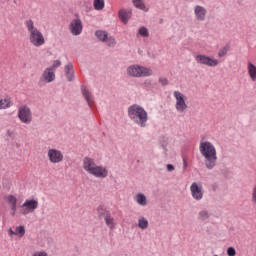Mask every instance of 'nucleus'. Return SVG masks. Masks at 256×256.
Masks as SVG:
<instances>
[{
	"label": "nucleus",
	"mask_w": 256,
	"mask_h": 256,
	"mask_svg": "<svg viewBox=\"0 0 256 256\" xmlns=\"http://www.w3.org/2000/svg\"><path fill=\"white\" fill-rule=\"evenodd\" d=\"M82 168L88 173V175H92V177H96V179H107V177H109V170L107 167L97 165L95 159L89 156L83 158Z\"/></svg>",
	"instance_id": "nucleus-1"
},
{
	"label": "nucleus",
	"mask_w": 256,
	"mask_h": 256,
	"mask_svg": "<svg viewBox=\"0 0 256 256\" xmlns=\"http://www.w3.org/2000/svg\"><path fill=\"white\" fill-rule=\"evenodd\" d=\"M199 151L204 157L205 167L210 170L215 169L217 165V149H215L213 143L209 141L201 142Z\"/></svg>",
	"instance_id": "nucleus-2"
},
{
	"label": "nucleus",
	"mask_w": 256,
	"mask_h": 256,
	"mask_svg": "<svg viewBox=\"0 0 256 256\" xmlns=\"http://www.w3.org/2000/svg\"><path fill=\"white\" fill-rule=\"evenodd\" d=\"M24 25L29 33V43L33 47H43V45H45V36L43 35V32H41V30L35 27V22L33 21V19L25 20Z\"/></svg>",
	"instance_id": "nucleus-3"
},
{
	"label": "nucleus",
	"mask_w": 256,
	"mask_h": 256,
	"mask_svg": "<svg viewBox=\"0 0 256 256\" xmlns=\"http://www.w3.org/2000/svg\"><path fill=\"white\" fill-rule=\"evenodd\" d=\"M128 117L131 119V121L136 123V125H139V127H145L149 119L145 108L137 104H134L128 108Z\"/></svg>",
	"instance_id": "nucleus-4"
},
{
	"label": "nucleus",
	"mask_w": 256,
	"mask_h": 256,
	"mask_svg": "<svg viewBox=\"0 0 256 256\" xmlns=\"http://www.w3.org/2000/svg\"><path fill=\"white\" fill-rule=\"evenodd\" d=\"M126 73L128 77L139 79L140 77H151V75H153V70L145 66L133 64L127 67Z\"/></svg>",
	"instance_id": "nucleus-5"
},
{
	"label": "nucleus",
	"mask_w": 256,
	"mask_h": 256,
	"mask_svg": "<svg viewBox=\"0 0 256 256\" xmlns=\"http://www.w3.org/2000/svg\"><path fill=\"white\" fill-rule=\"evenodd\" d=\"M173 97L176 100L175 109L178 113H185L187 111V97L180 91H174Z\"/></svg>",
	"instance_id": "nucleus-6"
},
{
	"label": "nucleus",
	"mask_w": 256,
	"mask_h": 256,
	"mask_svg": "<svg viewBox=\"0 0 256 256\" xmlns=\"http://www.w3.org/2000/svg\"><path fill=\"white\" fill-rule=\"evenodd\" d=\"M39 209V201L37 199H26L20 207L21 215H29V213H35V210Z\"/></svg>",
	"instance_id": "nucleus-7"
},
{
	"label": "nucleus",
	"mask_w": 256,
	"mask_h": 256,
	"mask_svg": "<svg viewBox=\"0 0 256 256\" xmlns=\"http://www.w3.org/2000/svg\"><path fill=\"white\" fill-rule=\"evenodd\" d=\"M195 61L200 65H206L207 67H217V65H219V60L213 59L203 54L196 55Z\"/></svg>",
	"instance_id": "nucleus-8"
},
{
	"label": "nucleus",
	"mask_w": 256,
	"mask_h": 256,
	"mask_svg": "<svg viewBox=\"0 0 256 256\" xmlns=\"http://www.w3.org/2000/svg\"><path fill=\"white\" fill-rule=\"evenodd\" d=\"M4 201L10 207V215L12 217H15V215H17V203L19 201L17 199V196H15L13 194H8V195L4 196Z\"/></svg>",
	"instance_id": "nucleus-9"
},
{
	"label": "nucleus",
	"mask_w": 256,
	"mask_h": 256,
	"mask_svg": "<svg viewBox=\"0 0 256 256\" xmlns=\"http://www.w3.org/2000/svg\"><path fill=\"white\" fill-rule=\"evenodd\" d=\"M18 117L22 123H31L33 116L31 114V109L27 106H22L19 108Z\"/></svg>",
	"instance_id": "nucleus-10"
},
{
	"label": "nucleus",
	"mask_w": 256,
	"mask_h": 256,
	"mask_svg": "<svg viewBox=\"0 0 256 256\" xmlns=\"http://www.w3.org/2000/svg\"><path fill=\"white\" fill-rule=\"evenodd\" d=\"M190 192L195 201H201V199H203V185L193 182L190 186Z\"/></svg>",
	"instance_id": "nucleus-11"
},
{
	"label": "nucleus",
	"mask_w": 256,
	"mask_h": 256,
	"mask_svg": "<svg viewBox=\"0 0 256 256\" xmlns=\"http://www.w3.org/2000/svg\"><path fill=\"white\" fill-rule=\"evenodd\" d=\"M47 156L50 163H61L63 161V152L55 148L49 149Z\"/></svg>",
	"instance_id": "nucleus-12"
},
{
	"label": "nucleus",
	"mask_w": 256,
	"mask_h": 256,
	"mask_svg": "<svg viewBox=\"0 0 256 256\" xmlns=\"http://www.w3.org/2000/svg\"><path fill=\"white\" fill-rule=\"evenodd\" d=\"M70 31L72 35H81L83 32V22H81V19L77 18L71 21Z\"/></svg>",
	"instance_id": "nucleus-13"
},
{
	"label": "nucleus",
	"mask_w": 256,
	"mask_h": 256,
	"mask_svg": "<svg viewBox=\"0 0 256 256\" xmlns=\"http://www.w3.org/2000/svg\"><path fill=\"white\" fill-rule=\"evenodd\" d=\"M41 81L43 83H53L55 81V71L51 68H46L42 74Z\"/></svg>",
	"instance_id": "nucleus-14"
},
{
	"label": "nucleus",
	"mask_w": 256,
	"mask_h": 256,
	"mask_svg": "<svg viewBox=\"0 0 256 256\" xmlns=\"http://www.w3.org/2000/svg\"><path fill=\"white\" fill-rule=\"evenodd\" d=\"M194 14L197 21H205L207 10L203 6H196L194 9Z\"/></svg>",
	"instance_id": "nucleus-15"
},
{
	"label": "nucleus",
	"mask_w": 256,
	"mask_h": 256,
	"mask_svg": "<svg viewBox=\"0 0 256 256\" xmlns=\"http://www.w3.org/2000/svg\"><path fill=\"white\" fill-rule=\"evenodd\" d=\"M119 19L124 23V25H127L129 23V19H131L132 12L131 10L121 9L118 12Z\"/></svg>",
	"instance_id": "nucleus-16"
},
{
	"label": "nucleus",
	"mask_w": 256,
	"mask_h": 256,
	"mask_svg": "<svg viewBox=\"0 0 256 256\" xmlns=\"http://www.w3.org/2000/svg\"><path fill=\"white\" fill-rule=\"evenodd\" d=\"M10 107H13V101L11 100V97L7 96L5 98H2L0 96V111L10 109Z\"/></svg>",
	"instance_id": "nucleus-17"
},
{
	"label": "nucleus",
	"mask_w": 256,
	"mask_h": 256,
	"mask_svg": "<svg viewBox=\"0 0 256 256\" xmlns=\"http://www.w3.org/2000/svg\"><path fill=\"white\" fill-rule=\"evenodd\" d=\"M81 91H82V95L86 99L89 107H91V103H93V95L91 94V92H89V89H87V87H85V86H82Z\"/></svg>",
	"instance_id": "nucleus-18"
},
{
	"label": "nucleus",
	"mask_w": 256,
	"mask_h": 256,
	"mask_svg": "<svg viewBox=\"0 0 256 256\" xmlns=\"http://www.w3.org/2000/svg\"><path fill=\"white\" fill-rule=\"evenodd\" d=\"M104 220L107 227L110 229H114L117 225V223H115V218L111 216V212L106 214V216L104 217Z\"/></svg>",
	"instance_id": "nucleus-19"
},
{
	"label": "nucleus",
	"mask_w": 256,
	"mask_h": 256,
	"mask_svg": "<svg viewBox=\"0 0 256 256\" xmlns=\"http://www.w3.org/2000/svg\"><path fill=\"white\" fill-rule=\"evenodd\" d=\"M138 227L139 229H142L145 231V229H149V220L145 218V216H139L138 217Z\"/></svg>",
	"instance_id": "nucleus-20"
},
{
	"label": "nucleus",
	"mask_w": 256,
	"mask_h": 256,
	"mask_svg": "<svg viewBox=\"0 0 256 256\" xmlns=\"http://www.w3.org/2000/svg\"><path fill=\"white\" fill-rule=\"evenodd\" d=\"M135 201L138 203V205H141V207H145L147 205V197L143 193L137 194Z\"/></svg>",
	"instance_id": "nucleus-21"
},
{
	"label": "nucleus",
	"mask_w": 256,
	"mask_h": 256,
	"mask_svg": "<svg viewBox=\"0 0 256 256\" xmlns=\"http://www.w3.org/2000/svg\"><path fill=\"white\" fill-rule=\"evenodd\" d=\"M248 74L252 81H256V66L251 62H248Z\"/></svg>",
	"instance_id": "nucleus-22"
},
{
	"label": "nucleus",
	"mask_w": 256,
	"mask_h": 256,
	"mask_svg": "<svg viewBox=\"0 0 256 256\" xmlns=\"http://www.w3.org/2000/svg\"><path fill=\"white\" fill-rule=\"evenodd\" d=\"M132 3L137 9H141V11H145V13L149 11V8L143 3V0H132Z\"/></svg>",
	"instance_id": "nucleus-23"
},
{
	"label": "nucleus",
	"mask_w": 256,
	"mask_h": 256,
	"mask_svg": "<svg viewBox=\"0 0 256 256\" xmlns=\"http://www.w3.org/2000/svg\"><path fill=\"white\" fill-rule=\"evenodd\" d=\"M93 7L96 11H103L105 9V0H93Z\"/></svg>",
	"instance_id": "nucleus-24"
},
{
	"label": "nucleus",
	"mask_w": 256,
	"mask_h": 256,
	"mask_svg": "<svg viewBox=\"0 0 256 256\" xmlns=\"http://www.w3.org/2000/svg\"><path fill=\"white\" fill-rule=\"evenodd\" d=\"M65 73L68 81H71L74 77L73 75V64H68L65 66Z\"/></svg>",
	"instance_id": "nucleus-25"
},
{
	"label": "nucleus",
	"mask_w": 256,
	"mask_h": 256,
	"mask_svg": "<svg viewBox=\"0 0 256 256\" xmlns=\"http://www.w3.org/2000/svg\"><path fill=\"white\" fill-rule=\"evenodd\" d=\"M95 35L97 39H99V41H102V42L107 41V37H108L107 32L103 30H98L96 31Z\"/></svg>",
	"instance_id": "nucleus-26"
},
{
	"label": "nucleus",
	"mask_w": 256,
	"mask_h": 256,
	"mask_svg": "<svg viewBox=\"0 0 256 256\" xmlns=\"http://www.w3.org/2000/svg\"><path fill=\"white\" fill-rule=\"evenodd\" d=\"M199 221H207L209 219V212L206 210H202L198 214Z\"/></svg>",
	"instance_id": "nucleus-27"
},
{
	"label": "nucleus",
	"mask_w": 256,
	"mask_h": 256,
	"mask_svg": "<svg viewBox=\"0 0 256 256\" xmlns=\"http://www.w3.org/2000/svg\"><path fill=\"white\" fill-rule=\"evenodd\" d=\"M97 213L100 217H107V213H111V212H109V210L105 209L104 206H98Z\"/></svg>",
	"instance_id": "nucleus-28"
},
{
	"label": "nucleus",
	"mask_w": 256,
	"mask_h": 256,
	"mask_svg": "<svg viewBox=\"0 0 256 256\" xmlns=\"http://www.w3.org/2000/svg\"><path fill=\"white\" fill-rule=\"evenodd\" d=\"M229 45H226L222 48H220V50L218 51V57H225V55H227V53H229Z\"/></svg>",
	"instance_id": "nucleus-29"
},
{
	"label": "nucleus",
	"mask_w": 256,
	"mask_h": 256,
	"mask_svg": "<svg viewBox=\"0 0 256 256\" xmlns=\"http://www.w3.org/2000/svg\"><path fill=\"white\" fill-rule=\"evenodd\" d=\"M15 235L18 237H24L25 236V226H17L15 229Z\"/></svg>",
	"instance_id": "nucleus-30"
},
{
	"label": "nucleus",
	"mask_w": 256,
	"mask_h": 256,
	"mask_svg": "<svg viewBox=\"0 0 256 256\" xmlns=\"http://www.w3.org/2000/svg\"><path fill=\"white\" fill-rule=\"evenodd\" d=\"M108 45V47H115V38L113 36H107L106 40L103 42Z\"/></svg>",
	"instance_id": "nucleus-31"
},
{
	"label": "nucleus",
	"mask_w": 256,
	"mask_h": 256,
	"mask_svg": "<svg viewBox=\"0 0 256 256\" xmlns=\"http://www.w3.org/2000/svg\"><path fill=\"white\" fill-rule=\"evenodd\" d=\"M139 35H141V37H149V30L146 27H141L139 29Z\"/></svg>",
	"instance_id": "nucleus-32"
},
{
	"label": "nucleus",
	"mask_w": 256,
	"mask_h": 256,
	"mask_svg": "<svg viewBox=\"0 0 256 256\" xmlns=\"http://www.w3.org/2000/svg\"><path fill=\"white\" fill-rule=\"evenodd\" d=\"M58 67H61V62L59 60H55L53 65L49 67V69H53L55 71V69H57Z\"/></svg>",
	"instance_id": "nucleus-33"
},
{
	"label": "nucleus",
	"mask_w": 256,
	"mask_h": 256,
	"mask_svg": "<svg viewBox=\"0 0 256 256\" xmlns=\"http://www.w3.org/2000/svg\"><path fill=\"white\" fill-rule=\"evenodd\" d=\"M236 254H237V252L235 251V248L229 247V248L227 249V255H228V256H235Z\"/></svg>",
	"instance_id": "nucleus-34"
},
{
	"label": "nucleus",
	"mask_w": 256,
	"mask_h": 256,
	"mask_svg": "<svg viewBox=\"0 0 256 256\" xmlns=\"http://www.w3.org/2000/svg\"><path fill=\"white\" fill-rule=\"evenodd\" d=\"M159 83L163 86L169 85V80L167 78H159Z\"/></svg>",
	"instance_id": "nucleus-35"
},
{
	"label": "nucleus",
	"mask_w": 256,
	"mask_h": 256,
	"mask_svg": "<svg viewBox=\"0 0 256 256\" xmlns=\"http://www.w3.org/2000/svg\"><path fill=\"white\" fill-rule=\"evenodd\" d=\"M32 256H49L45 251L35 252Z\"/></svg>",
	"instance_id": "nucleus-36"
},
{
	"label": "nucleus",
	"mask_w": 256,
	"mask_h": 256,
	"mask_svg": "<svg viewBox=\"0 0 256 256\" xmlns=\"http://www.w3.org/2000/svg\"><path fill=\"white\" fill-rule=\"evenodd\" d=\"M167 171H175V167L171 164L167 165Z\"/></svg>",
	"instance_id": "nucleus-37"
},
{
	"label": "nucleus",
	"mask_w": 256,
	"mask_h": 256,
	"mask_svg": "<svg viewBox=\"0 0 256 256\" xmlns=\"http://www.w3.org/2000/svg\"><path fill=\"white\" fill-rule=\"evenodd\" d=\"M8 234L10 235V237H13V235H15V231H13V229H9L8 230Z\"/></svg>",
	"instance_id": "nucleus-38"
},
{
	"label": "nucleus",
	"mask_w": 256,
	"mask_h": 256,
	"mask_svg": "<svg viewBox=\"0 0 256 256\" xmlns=\"http://www.w3.org/2000/svg\"><path fill=\"white\" fill-rule=\"evenodd\" d=\"M184 167H187V161L184 160Z\"/></svg>",
	"instance_id": "nucleus-39"
},
{
	"label": "nucleus",
	"mask_w": 256,
	"mask_h": 256,
	"mask_svg": "<svg viewBox=\"0 0 256 256\" xmlns=\"http://www.w3.org/2000/svg\"><path fill=\"white\" fill-rule=\"evenodd\" d=\"M214 256H219V255L215 254Z\"/></svg>",
	"instance_id": "nucleus-40"
}]
</instances>
